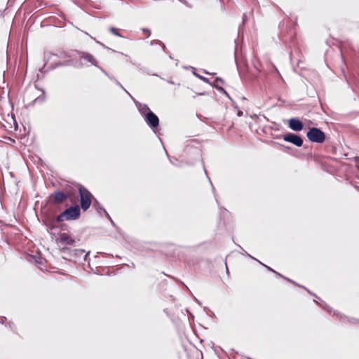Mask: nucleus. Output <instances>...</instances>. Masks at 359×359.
Listing matches in <instances>:
<instances>
[{
  "mask_svg": "<svg viewBox=\"0 0 359 359\" xmlns=\"http://www.w3.org/2000/svg\"><path fill=\"white\" fill-rule=\"evenodd\" d=\"M80 216V208L78 205L71 206L61 212L56 218L57 222L65 220H74Z\"/></svg>",
  "mask_w": 359,
  "mask_h": 359,
  "instance_id": "nucleus-1",
  "label": "nucleus"
},
{
  "mask_svg": "<svg viewBox=\"0 0 359 359\" xmlns=\"http://www.w3.org/2000/svg\"><path fill=\"white\" fill-rule=\"evenodd\" d=\"M79 191L81 198V207L84 211H86L90 208L91 205V198L93 195L90 193V191H88V190L83 187H80Z\"/></svg>",
  "mask_w": 359,
  "mask_h": 359,
  "instance_id": "nucleus-2",
  "label": "nucleus"
},
{
  "mask_svg": "<svg viewBox=\"0 0 359 359\" xmlns=\"http://www.w3.org/2000/svg\"><path fill=\"white\" fill-rule=\"evenodd\" d=\"M308 139L312 142L322 143L325 141V133L318 128H311L306 133Z\"/></svg>",
  "mask_w": 359,
  "mask_h": 359,
  "instance_id": "nucleus-3",
  "label": "nucleus"
},
{
  "mask_svg": "<svg viewBox=\"0 0 359 359\" xmlns=\"http://www.w3.org/2000/svg\"><path fill=\"white\" fill-rule=\"evenodd\" d=\"M283 140L287 142H290L297 147H302L303 144L302 138L294 133H287L283 137Z\"/></svg>",
  "mask_w": 359,
  "mask_h": 359,
  "instance_id": "nucleus-4",
  "label": "nucleus"
},
{
  "mask_svg": "<svg viewBox=\"0 0 359 359\" xmlns=\"http://www.w3.org/2000/svg\"><path fill=\"white\" fill-rule=\"evenodd\" d=\"M144 118L147 124L152 128H156L159 125V118L152 111L149 114L147 113Z\"/></svg>",
  "mask_w": 359,
  "mask_h": 359,
  "instance_id": "nucleus-5",
  "label": "nucleus"
},
{
  "mask_svg": "<svg viewBox=\"0 0 359 359\" xmlns=\"http://www.w3.org/2000/svg\"><path fill=\"white\" fill-rule=\"evenodd\" d=\"M289 127L294 131H301L303 129V123L297 118H292L289 120Z\"/></svg>",
  "mask_w": 359,
  "mask_h": 359,
  "instance_id": "nucleus-6",
  "label": "nucleus"
},
{
  "mask_svg": "<svg viewBox=\"0 0 359 359\" xmlns=\"http://www.w3.org/2000/svg\"><path fill=\"white\" fill-rule=\"evenodd\" d=\"M58 241L61 245H72L74 243L75 241L67 233H60L58 238Z\"/></svg>",
  "mask_w": 359,
  "mask_h": 359,
  "instance_id": "nucleus-7",
  "label": "nucleus"
},
{
  "mask_svg": "<svg viewBox=\"0 0 359 359\" xmlns=\"http://www.w3.org/2000/svg\"><path fill=\"white\" fill-rule=\"evenodd\" d=\"M52 196L55 203H62L67 198V195L62 191H55L53 194Z\"/></svg>",
  "mask_w": 359,
  "mask_h": 359,
  "instance_id": "nucleus-8",
  "label": "nucleus"
},
{
  "mask_svg": "<svg viewBox=\"0 0 359 359\" xmlns=\"http://www.w3.org/2000/svg\"><path fill=\"white\" fill-rule=\"evenodd\" d=\"M135 102L136 104L139 112L143 117H144L147 113L149 114L151 112V109L146 104H142L136 101H135Z\"/></svg>",
  "mask_w": 359,
  "mask_h": 359,
  "instance_id": "nucleus-9",
  "label": "nucleus"
},
{
  "mask_svg": "<svg viewBox=\"0 0 359 359\" xmlns=\"http://www.w3.org/2000/svg\"><path fill=\"white\" fill-rule=\"evenodd\" d=\"M81 57L82 59L90 62L93 65H94L98 68L100 67L97 65V62L96 60L94 58V57L91 54H90L88 53H86V52H82Z\"/></svg>",
  "mask_w": 359,
  "mask_h": 359,
  "instance_id": "nucleus-10",
  "label": "nucleus"
},
{
  "mask_svg": "<svg viewBox=\"0 0 359 359\" xmlns=\"http://www.w3.org/2000/svg\"><path fill=\"white\" fill-rule=\"evenodd\" d=\"M115 83L116 84V86H119L121 88H122L133 100H134V98L133 97V96L127 91L126 89L124 88V87L121 84L120 82H118L117 80H115Z\"/></svg>",
  "mask_w": 359,
  "mask_h": 359,
  "instance_id": "nucleus-11",
  "label": "nucleus"
},
{
  "mask_svg": "<svg viewBox=\"0 0 359 359\" xmlns=\"http://www.w3.org/2000/svg\"><path fill=\"white\" fill-rule=\"evenodd\" d=\"M43 94H44V92L43 91ZM45 100V96L44 95H42L41 96H39L38 97H36V99L34 100V102H43V101Z\"/></svg>",
  "mask_w": 359,
  "mask_h": 359,
  "instance_id": "nucleus-12",
  "label": "nucleus"
},
{
  "mask_svg": "<svg viewBox=\"0 0 359 359\" xmlns=\"http://www.w3.org/2000/svg\"><path fill=\"white\" fill-rule=\"evenodd\" d=\"M99 69H100V70H101V71H102V72H103L106 76H107L109 78V79H111V81H114V82H115V80H116V79L114 77L109 76V75L107 73V72H106L104 69H103L102 67H99Z\"/></svg>",
  "mask_w": 359,
  "mask_h": 359,
  "instance_id": "nucleus-13",
  "label": "nucleus"
},
{
  "mask_svg": "<svg viewBox=\"0 0 359 359\" xmlns=\"http://www.w3.org/2000/svg\"><path fill=\"white\" fill-rule=\"evenodd\" d=\"M109 31L112 34H115L116 36H121V34L117 32V30L114 27H110Z\"/></svg>",
  "mask_w": 359,
  "mask_h": 359,
  "instance_id": "nucleus-14",
  "label": "nucleus"
},
{
  "mask_svg": "<svg viewBox=\"0 0 359 359\" xmlns=\"http://www.w3.org/2000/svg\"><path fill=\"white\" fill-rule=\"evenodd\" d=\"M106 215V217L111 222L112 224H114L112 219H111L110 216L109 215V214L107 213V212L105 210L104 208H100Z\"/></svg>",
  "mask_w": 359,
  "mask_h": 359,
  "instance_id": "nucleus-15",
  "label": "nucleus"
},
{
  "mask_svg": "<svg viewBox=\"0 0 359 359\" xmlns=\"http://www.w3.org/2000/svg\"><path fill=\"white\" fill-rule=\"evenodd\" d=\"M142 32L147 34L148 36L151 34V32L148 29H142Z\"/></svg>",
  "mask_w": 359,
  "mask_h": 359,
  "instance_id": "nucleus-16",
  "label": "nucleus"
},
{
  "mask_svg": "<svg viewBox=\"0 0 359 359\" xmlns=\"http://www.w3.org/2000/svg\"><path fill=\"white\" fill-rule=\"evenodd\" d=\"M216 88H217L219 90H220L221 92H223L224 93H225V94L229 97V95L227 94V93L225 91V90H224L223 88H222V87H219H219H217V86H216Z\"/></svg>",
  "mask_w": 359,
  "mask_h": 359,
  "instance_id": "nucleus-17",
  "label": "nucleus"
},
{
  "mask_svg": "<svg viewBox=\"0 0 359 359\" xmlns=\"http://www.w3.org/2000/svg\"><path fill=\"white\" fill-rule=\"evenodd\" d=\"M76 253L79 254V255H83L84 253V252H85L83 250H81V249L80 250H76Z\"/></svg>",
  "mask_w": 359,
  "mask_h": 359,
  "instance_id": "nucleus-18",
  "label": "nucleus"
},
{
  "mask_svg": "<svg viewBox=\"0 0 359 359\" xmlns=\"http://www.w3.org/2000/svg\"><path fill=\"white\" fill-rule=\"evenodd\" d=\"M243 255H247V256H249L250 257H252V259H255L254 257H252V256H250L248 253H247L245 250H243V252H241Z\"/></svg>",
  "mask_w": 359,
  "mask_h": 359,
  "instance_id": "nucleus-19",
  "label": "nucleus"
},
{
  "mask_svg": "<svg viewBox=\"0 0 359 359\" xmlns=\"http://www.w3.org/2000/svg\"><path fill=\"white\" fill-rule=\"evenodd\" d=\"M237 115H238V116H241L243 115V111H241V110H238V113H237Z\"/></svg>",
  "mask_w": 359,
  "mask_h": 359,
  "instance_id": "nucleus-20",
  "label": "nucleus"
},
{
  "mask_svg": "<svg viewBox=\"0 0 359 359\" xmlns=\"http://www.w3.org/2000/svg\"><path fill=\"white\" fill-rule=\"evenodd\" d=\"M69 64H70V62L68 61V62H66L65 63L60 64V65H69Z\"/></svg>",
  "mask_w": 359,
  "mask_h": 359,
  "instance_id": "nucleus-21",
  "label": "nucleus"
},
{
  "mask_svg": "<svg viewBox=\"0 0 359 359\" xmlns=\"http://www.w3.org/2000/svg\"><path fill=\"white\" fill-rule=\"evenodd\" d=\"M264 266H266V267L269 271H273V272H275V273H276V271H275L274 270H273L271 268H270L269 266H266V265H264Z\"/></svg>",
  "mask_w": 359,
  "mask_h": 359,
  "instance_id": "nucleus-22",
  "label": "nucleus"
},
{
  "mask_svg": "<svg viewBox=\"0 0 359 359\" xmlns=\"http://www.w3.org/2000/svg\"><path fill=\"white\" fill-rule=\"evenodd\" d=\"M215 81H216V82H220V83H222V82H223L222 79H219V78H217V79L215 80Z\"/></svg>",
  "mask_w": 359,
  "mask_h": 359,
  "instance_id": "nucleus-23",
  "label": "nucleus"
},
{
  "mask_svg": "<svg viewBox=\"0 0 359 359\" xmlns=\"http://www.w3.org/2000/svg\"><path fill=\"white\" fill-rule=\"evenodd\" d=\"M5 320H6V318L5 317H2L1 320L0 322L1 323H4Z\"/></svg>",
  "mask_w": 359,
  "mask_h": 359,
  "instance_id": "nucleus-24",
  "label": "nucleus"
},
{
  "mask_svg": "<svg viewBox=\"0 0 359 359\" xmlns=\"http://www.w3.org/2000/svg\"><path fill=\"white\" fill-rule=\"evenodd\" d=\"M259 264H262V265H264V264L262 263V262H261V261H259Z\"/></svg>",
  "mask_w": 359,
  "mask_h": 359,
  "instance_id": "nucleus-25",
  "label": "nucleus"
},
{
  "mask_svg": "<svg viewBox=\"0 0 359 359\" xmlns=\"http://www.w3.org/2000/svg\"><path fill=\"white\" fill-rule=\"evenodd\" d=\"M259 264H262V265H264V264L262 263V262H261V261H259Z\"/></svg>",
  "mask_w": 359,
  "mask_h": 359,
  "instance_id": "nucleus-26",
  "label": "nucleus"
}]
</instances>
